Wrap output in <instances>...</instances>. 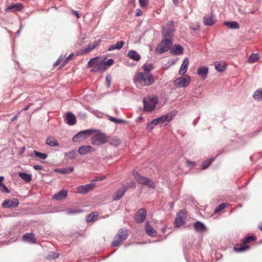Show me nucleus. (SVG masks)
I'll use <instances>...</instances> for the list:
<instances>
[{
    "mask_svg": "<svg viewBox=\"0 0 262 262\" xmlns=\"http://www.w3.org/2000/svg\"><path fill=\"white\" fill-rule=\"evenodd\" d=\"M258 228L262 231V222L258 225Z\"/></svg>",
    "mask_w": 262,
    "mask_h": 262,
    "instance_id": "obj_63",
    "label": "nucleus"
},
{
    "mask_svg": "<svg viewBox=\"0 0 262 262\" xmlns=\"http://www.w3.org/2000/svg\"><path fill=\"white\" fill-rule=\"evenodd\" d=\"M159 118L161 121V126H165L172 119V117L168 114L163 115Z\"/></svg>",
    "mask_w": 262,
    "mask_h": 262,
    "instance_id": "obj_29",
    "label": "nucleus"
},
{
    "mask_svg": "<svg viewBox=\"0 0 262 262\" xmlns=\"http://www.w3.org/2000/svg\"><path fill=\"white\" fill-rule=\"evenodd\" d=\"M94 148L90 145H83L78 148V152L80 155H85L94 151Z\"/></svg>",
    "mask_w": 262,
    "mask_h": 262,
    "instance_id": "obj_18",
    "label": "nucleus"
},
{
    "mask_svg": "<svg viewBox=\"0 0 262 262\" xmlns=\"http://www.w3.org/2000/svg\"><path fill=\"white\" fill-rule=\"evenodd\" d=\"M190 80V76L186 75L185 77L178 78L174 81V83L177 87L185 88L189 84Z\"/></svg>",
    "mask_w": 262,
    "mask_h": 262,
    "instance_id": "obj_11",
    "label": "nucleus"
},
{
    "mask_svg": "<svg viewBox=\"0 0 262 262\" xmlns=\"http://www.w3.org/2000/svg\"><path fill=\"white\" fill-rule=\"evenodd\" d=\"M66 119L67 123L70 125H73L76 124V118L74 114L71 112L67 114Z\"/></svg>",
    "mask_w": 262,
    "mask_h": 262,
    "instance_id": "obj_25",
    "label": "nucleus"
},
{
    "mask_svg": "<svg viewBox=\"0 0 262 262\" xmlns=\"http://www.w3.org/2000/svg\"><path fill=\"white\" fill-rule=\"evenodd\" d=\"M256 240L255 236H248L245 239H243L242 244H238L234 246L233 249L236 252H243L246 251L250 248L249 246L246 245L247 244H250Z\"/></svg>",
    "mask_w": 262,
    "mask_h": 262,
    "instance_id": "obj_4",
    "label": "nucleus"
},
{
    "mask_svg": "<svg viewBox=\"0 0 262 262\" xmlns=\"http://www.w3.org/2000/svg\"><path fill=\"white\" fill-rule=\"evenodd\" d=\"M46 143L50 146H55L58 145V142L54 137L50 136L46 139Z\"/></svg>",
    "mask_w": 262,
    "mask_h": 262,
    "instance_id": "obj_30",
    "label": "nucleus"
},
{
    "mask_svg": "<svg viewBox=\"0 0 262 262\" xmlns=\"http://www.w3.org/2000/svg\"><path fill=\"white\" fill-rule=\"evenodd\" d=\"M253 96L257 101L262 100V89L256 91L253 94Z\"/></svg>",
    "mask_w": 262,
    "mask_h": 262,
    "instance_id": "obj_39",
    "label": "nucleus"
},
{
    "mask_svg": "<svg viewBox=\"0 0 262 262\" xmlns=\"http://www.w3.org/2000/svg\"><path fill=\"white\" fill-rule=\"evenodd\" d=\"M225 25L230 29H238L239 26L238 24L236 21H229L225 22Z\"/></svg>",
    "mask_w": 262,
    "mask_h": 262,
    "instance_id": "obj_38",
    "label": "nucleus"
},
{
    "mask_svg": "<svg viewBox=\"0 0 262 262\" xmlns=\"http://www.w3.org/2000/svg\"><path fill=\"white\" fill-rule=\"evenodd\" d=\"M147 215V212L144 208H141L138 210L135 215V219L136 221L138 223H143Z\"/></svg>",
    "mask_w": 262,
    "mask_h": 262,
    "instance_id": "obj_13",
    "label": "nucleus"
},
{
    "mask_svg": "<svg viewBox=\"0 0 262 262\" xmlns=\"http://www.w3.org/2000/svg\"><path fill=\"white\" fill-rule=\"evenodd\" d=\"M103 63H104L105 66H106L107 68L108 67L111 66L113 64L114 60L113 59H109L106 61H103Z\"/></svg>",
    "mask_w": 262,
    "mask_h": 262,
    "instance_id": "obj_51",
    "label": "nucleus"
},
{
    "mask_svg": "<svg viewBox=\"0 0 262 262\" xmlns=\"http://www.w3.org/2000/svg\"><path fill=\"white\" fill-rule=\"evenodd\" d=\"M186 163L187 164L188 166H194L195 165V163L194 162L191 161L190 160H187Z\"/></svg>",
    "mask_w": 262,
    "mask_h": 262,
    "instance_id": "obj_56",
    "label": "nucleus"
},
{
    "mask_svg": "<svg viewBox=\"0 0 262 262\" xmlns=\"http://www.w3.org/2000/svg\"><path fill=\"white\" fill-rule=\"evenodd\" d=\"M111 145L117 146L120 144V140L117 137L113 138L107 141Z\"/></svg>",
    "mask_w": 262,
    "mask_h": 262,
    "instance_id": "obj_41",
    "label": "nucleus"
},
{
    "mask_svg": "<svg viewBox=\"0 0 262 262\" xmlns=\"http://www.w3.org/2000/svg\"><path fill=\"white\" fill-rule=\"evenodd\" d=\"M18 176L26 182H30L32 180L31 176L26 172H19Z\"/></svg>",
    "mask_w": 262,
    "mask_h": 262,
    "instance_id": "obj_33",
    "label": "nucleus"
},
{
    "mask_svg": "<svg viewBox=\"0 0 262 262\" xmlns=\"http://www.w3.org/2000/svg\"><path fill=\"white\" fill-rule=\"evenodd\" d=\"M132 173L135 179L139 184L146 185L149 188L152 189L156 187V185L152 180L141 176L136 171H133Z\"/></svg>",
    "mask_w": 262,
    "mask_h": 262,
    "instance_id": "obj_3",
    "label": "nucleus"
},
{
    "mask_svg": "<svg viewBox=\"0 0 262 262\" xmlns=\"http://www.w3.org/2000/svg\"><path fill=\"white\" fill-rule=\"evenodd\" d=\"M72 12H73V13L75 14V15H76V16L77 18H79L80 17L81 15L78 11L72 10Z\"/></svg>",
    "mask_w": 262,
    "mask_h": 262,
    "instance_id": "obj_60",
    "label": "nucleus"
},
{
    "mask_svg": "<svg viewBox=\"0 0 262 262\" xmlns=\"http://www.w3.org/2000/svg\"><path fill=\"white\" fill-rule=\"evenodd\" d=\"M128 187H130L133 188V189H135L136 188V184L134 182H131L129 183L128 185H126Z\"/></svg>",
    "mask_w": 262,
    "mask_h": 262,
    "instance_id": "obj_58",
    "label": "nucleus"
},
{
    "mask_svg": "<svg viewBox=\"0 0 262 262\" xmlns=\"http://www.w3.org/2000/svg\"><path fill=\"white\" fill-rule=\"evenodd\" d=\"M117 123H125V121H124L123 120L117 119Z\"/></svg>",
    "mask_w": 262,
    "mask_h": 262,
    "instance_id": "obj_62",
    "label": "nucleus"
},
{
    "mask_svg": "<svg viewBox=\"0 0 262 262\" xmlns=\"http://www.w3.org/2000/svg\"><path fill=\"white\" fill-rule=\"evenodd\" d=\"M95 187V184L94 183H90L85 185L80 186L78 188V191L80 193L85 194L93 190Z\"/></svg>",
    "mask_w": 262,
    "mask_h": 262,
    "instance_id": "obj_16",
    "label": "nucleus"
},
{
    "mask_svg": "<svg viewBox=\"0 0 262 262\" xmlns=\"http://www.w3.org/2000/svg\"><path fill=\"white\" fill-rule=\"evenodd\" d=\"M68 195V190L66 189H62L57 193L53 195V199L58 201L61 200L67 197Z\"/></svg>",
    "mask_w": 262,
    "mask_h": 262,
    "instance_id": "obj_20",
    "label": "nucleus"
},
{
    "mask_svg": "<svg viewBox=\"0 0 262 262\" xmlns=\"http://www.w3.org/2000/svg\"><path fill=\"white\" fill-rule=\"evenodd\" d=\"M76 155V152L75 150H70L65 154V156L67 158V159L70 160L74 159L75 158Z\"/></svg>",
    "mask_w": 262,
    "mask_h": 262,
    "instance_id": "obj_43",
    "label": "nucleus"
},
{
    "mask_svg": "<svg viewBox=\"0 0 262 262\" xmlns=\"http://www.w3.org/2000/svg\"><path fill=\"white\" fill-rule=\"evenodd\" d=\"M134 81L137 85L149 86L155 82V78L151 73L138 72L136 74Z\"/></svg>",
    "mask_w": 262,
    "mask_h": 262,
    "instance_id": "obj_1",
    "label": "nucleus"
},
{
    "mask_svg": "<svg viewBox=\"0 0 262 262\" xmlns=\"http://www.w3.org/2000/svg\"><path fill=\"white\" fill-rule=\"evenodd\" d=\"M127 189L128 186L126 184L122 185L116 192V194L114 197V200H119L121 199L124 195V193L127 191Z\"/></svg>",
    "mask_w": 262,
    "mask_h": 262,
    "instance_id": "obj_19",
    "label": "nucleus"
},
{
    "mask_svg": "<svg viewBox=\"0 0 262 262\" xmlns=\"http://www.w3.org/2000/svg\"><path fill=\"white\" fill-rule=\"evenodd\" d=\"M158 99L156 97L152 96L144 98L143 99L144 111L150 112L155 110Z\"/></svg>",
    "mask_w": 262,
    "mask_h": 262,
    "instance_id": "obj_6",
    "label": "nucleus"
},
{
    "mask_svg": "<svg viewBox=\"0 0 262 262\" xmlns=\"http://www.w3.org/2000/svg\"><path fill=\"white\" fill-rule=\"evenodd\" d=\"M23 8V5L20 3H13L10 5H7L6 10L11 12H16L20 11Z\"/></svg>",
    "mask_w": 262,
    "mask_h": 262,
    "instance_id": "obj_17",
    "label": "nucleus"
},
{
    "mask_svg": "<svg viewBox=\"0 0 262 262\" xmlns=\"http://www.w3.org/2000/svg\"><path fill=\"white\" fill-rule=\"evenodd\" d=\"M23 239L31 244L36 243V239L34 233H26L24 235Z\"/></svg>",
    "mask_w": 262,
    "mask_h": 262,
    "instance_id": "obj_21",
    "label": "nucleus"
},
{
    "mask_svg": "<svg viewBox=\"0 0 262 262\" xmlns=\"http://www.w3.org/2000/svg\"><path fill=\"white\" fill-rule=\"evenodd\" d=\"M34 154L36 157H39L40 159H46L48 157V155L47 154L41 153L36 150L34 151Z\"/></svg>",
    "mask_w": 262,
    "mask_h": 262,
    "instance_id": "obj_46",
    "label": "nucleus"
},
{
    "mask_svg": "<svg viewBox=\"0 0 262 262\" xmlns=\"http://www.w3.org/2000/svg\"><path fill=\"white\" fill-rule=\"evenodd\" d=\"M81 212V210L77 209H69L67 211L68 214H73Z\"/></svg>",
    "mask_w": 262,
    "mask_h": 262,
    "instance_id": "obj_50",
    "label": "nucleus"
},
{
    "mask_svg": "<svg viewBox=\"0 0 262 262\" xmlns=\"http://www.w3.org/2000/svg\"><path fill=\"white\" fill-rule=\"evenodd\" d=\"M98 216V213L97 212H93L90 213L86 217V221L91 222L96 220Z\"/></svg>",
    "mask_w": 262,
    "mask_h": 262,
    "instance_id": "obj_36",
    "label": "nucleus"
},
{
    "mask_svg": "<svg viewBox=\"0 0 262 262\" xmlns=\"http://www.w3.org/2000/svg\"><path fill=\"white\" fill-rule=\"evenodd\" d=\"M106 80L107 86L108 88L110 86V85H111V77L110 76H107L106 77Z\"/></svg>",
    "mask_w": 262,
    "mask_h": 262,
    "instance_id": "obj_54",
    "label": "nucleus"
},
{
    "mask_svg": "<svg viewBox=\"0 0 262 262\" xmlns=\"http://www.w3.org/2000/svg\"><path fill=\"white\" fill-rule=\"evenodd\" d=\"M139 3L141 8H144L148 5V0H139Z\"/></svg>",
    "mask_w": 262,
    "mask_h": 262,
    "instance_id": "obj_49",
    "label": "nucleus"
},
{
    "mask_svg": "<svg viewBox=\"0 0 262 262\" xmlns=\"http://www.w3.org/2000/svg\"><path fill=\"white\" fill-rule=\"evenodd\" d=\"M108 141L107 137L103 134L99 133L94 135L91 138L92 143L99 146Z\"/></svg>",
    "mask_w": 262,
    "mask_h": 262,
    "instance_id": "obj_7",
    "label": "nucleus"
},
{
    "mask_svg": "<svg viewBox=\"0 0 262 262\" xmlns=\"http://www.w3.org/2000/svg\"><path fill=\"white\" fill-rule=\"evenodd\" d=\"M88 67H92L93 69L91 71L93 72H103L107 69V67L105 66L103 61L100 60L97 57L91 59L88 62Z\"/></svg>",
    "mask_w": 262,
    "mask_h": 262,
    "instance_id": "obj_2",
    "label": "nucleus"
},
{
    "mask_svg": "<svg viewBox=\"0 0 262 262\" xmlns=\"http://www.w3.org/2000/svg\"><path fill=\"white\" fill-rule=\"evenodd\" d=\"M109 120L112 121V122H114L115 123H117V119L116 118H115L113 117H109Z\"/></svg>",
    "mask_w": 262,
    "mask_h": 262,
    "instance_id": "obj_61",
    "label": "nucleus"
},
{
    "mask_svg": "<svg viewBox=\"0 0 262 262\" xmlns=\"http://www.w3.org/2000/svg\"><path fill=\"white\" fill-rule=\"evenodd\" d=\"M194 228L196 231L204 232L206 230V227L203 223L201 222L197 221L193 224Z\"/></svg>",
    "mask_w": 262,
    "mask_h": 262,
    "instance_id": "obj_26",
    "label": "nucleus"
},
{
    "mask_svg": "<svg viewBox=\"0 0 262 262\" xmlns=\"http://www.w3.org/2000/svg\"><path fill=\"white\" fill-rule=\"evenodd\" d=\"M187 218V215L183 210H180L177 213L176 218L174 221V225L178 227L183 225Z\"/></svg>",
    "mask_w": 262,
    "mask_h": 262,
    "instance_id": "obj_12",
    "label": "nucleus"
},
{
    "mask_svg": "<svg viewBox=\"0 0 262 262\" xmlns=\"http://www.w3.org/2000/svg\"><path fill=\"white\" fill-rule=\"evenodd\" d=\"M171 46L172 41L169 39H165L158 46L157 50L159 53H163L167 51Z\"/></svg>",
    "mask_w": 262,
    "mask_h": 262,
    "instance_id": "obj_10",
    "label": "nucleus"
},
{
    "mask_svg": "<svg viewBox=\"0 0 262 262\" xmlns=\"http://www.w3.org/2000/svg\"><path fill=\"white\" fill-rule=\"evenodd\" d=\"M213 15L210 14L208 16H205L203 18V23L205 25L212 26L215 23V20L212 18Z\"/></svg>",
    "mask_w": 262,
    "mask_h": 262,
    "instance_id": "obj_28",
    "label": "nucleus"
},
{
    "mask_svg": "<svg viewBox=\"0 0 262 262\" xmlns=\"http://www.w3.org/2000/svg\"><path fill=\"white\" fill-rule=\"evenodd\" d=\"M145 230L146 233L151 236H156L157 233V231L152 227V226L149 224V222H147L146 223Z\"/></svg>",
    "mask_w": 262,
    "mask_h": 262,
    "instance_id": "obj_22",
    "label": "nucleus"
},
{
    "mask_svg": "<svg viewBox=\"0 0 262 262\" xmlns=\"http://www.w3.org/2000/svg\"><path fill=\"white\" fill-rule=\"evenodd\" d=\"M189 65V60L188 58H185L183 63L179 70V74L183 75L187 71Z\"/></svg>",
    "mask_w": 262,
    "mask_h": 262,
    "instance_id": "obj_24",
    "label": "nucleus"
},
{
    "mask_svg": "<svg viewBox=\"0 0 262 262\" xmlns=\"http://www.w3.org/2000/svg\"><path fill=\"white\" fill-rule=\"evenodd\" d=\"M93 130L92 129H86L80 132L79 133L75 135L73 138V141L74 142H81L87 138H88Z\"/></svg>",
    "mask_w": 262,
    "mask_h": 262,
    "instance_id": "obj_8",
    "label": "nucleus"
},
{
    "mask_svg": "<svg viewBox=\"0 0 262 262\" xmlns=\"http://www.w3.org/2000/svg\"><path fill=\"white\" fill-rule=\"evenodd\" d=\"M174 23L172 20L169 21L163 28L162 34L165 38H171L174 32Z\"/></svg>",
    "mask_w": 262,
    "mask_h": 262,
    "instance_id": "obj_9",
    "label": "nucleus"
},
{
    "mask_svg": "<svg viewBox=\"0 0 262 262\" xmlns=\"http://www.w3.org/2000/svg\"><path fill=\"white\" fill-rule=\"evenodd\" d=\"M106 178L105 176H102V177H99L96 178L95 180H93V182L96 181H102L104 180Z\"/></svg>",
    "mask_w": 262,
    "mask_h": 262,
    "instance_id": "obj_57",
    "label": "nucleus"
},
{
    "mask_svg": "<svg viewBox=\"0 0 262 262\" xmlns=\"http://www.w3.org/2000/svg\"><path fill=\"white\" fill-rule=\"evenodd\" d=\"M19 204V201L16 199H7L4 201L2 204L3 208L16 207Z\"/></svg>",
    "mask_w": 262,
    "mask_h": 262,
    "instance_id": "obj_14",
    "label": "nucleus"
},
{
    "mask_svg": "<svg viewBox=\"0 0 262 262\" xmlns=\"http://www.w3.org/2000/svg\"><path fill=\"white\" fill-rule=\"evenodd\" d=\"M227 205L225 203H222L220 205H219L217 207H216V208L214 210L215 213H218L220 211L224 210L226 207Z\"/></svg>",
    "mask_w": 262,
    "mask_h": 262,
    "instance_id": "obj_47",
    "label": "nucleus"
},
{
    "mask_svg": "<svg viewBox=\"0 0 262 262\" xmlns=\"http://www.w3.org/2000/svg\"><path fill=\"white\" fill-rule=\"evenodd\" d=\"M63 60H64V57H63L62 56H60L59 58L58 59V60L55 62V65L58 66L60 64H61L63 63L62 61L63 62Z\"/></svg>",
    "mask_w": 262,
    "mask_h": 262,
    "instance_id": "obj_52",
    "label": "nucleus"
},
{
    "mask_svg": "<svg viewBox=\"0 0 262 262\" xmlns=\"http://www.w3.org/2000/svg\"><path fill=\"white\" fill-rule=\"evenodd\" d=\"M124 42L122 40H120L119 41H118L115 45H111L108 50V51H112L114 50L115 49L120 50L121 49L124 45Z\"/></svg>",
    "mask_w": 262,
    "mask_h": 262,
    "instance_id": "obj_32",
    "label": "nucleus"
},
{
    "mask_svg": "<svg viewBox=\"0 0 262 262\" xmlns=\"http://www.w3.org/2000/svg\"><path fill=\"white\" fill-rule=\"evenodd\" d=\"M33 168L35 170H41L42 169V167L39 165H35L33 166Z\"/></svg>",
    "mask_w": 262,
    "mask_h": 262,
    "instance_id": "obj_59",
    "label": "nucleus"
},
{
    "mask_svg": "<svg viewBox=\"0 0 262 262\" xmlns=\"http://www.w3.org/2000/svg\"><path fill=\"white\" fill-rule=\"evenodd\" d=\"M128 235V231L125 228L120 229L115 235L114 241L112 243L113 247H117L120 245V243L125 240Z\"/></svg>",
    "mask_w": 262,
    "mask_h": 262,
    "instance_id": "obj_5",
    "label": "nucleus"
},
{
    "mask_svg": "<svg viewBox=\"0 0 262 262\" xmlns=\"http://www.w3.org/2000/svg\"><path fill=\"white\" fill-rule=\"evenodd\" d=\"M258 59V55L257 54H252L249 59L248 62L249 63H253L257 61Z\"/></svg>",
    "mask_w": 262,
    "mask_h": 262,
    "instance_id": "obj_45",
    "label": "nucleus"
},
{
    "mask_svg": "<svg viewBox=\"0 0 262 262\" xmlns=\"http://www.w3.org/2000/svg\"><path fill=\"white\" fill-rule=\"evenodd\" d=\"M73 56V53L70 54L65 59H64L63 63L61 64V66L64 67L66 66Z\"/></svg>",
    "mask_w": 262,
    "mask_h": 262,
    "instance_id": "obj_48",
    "label": "nucleus"
},
{
    "mask_svg": "<svg viewBox=\"0 0 262 262\" xmlns=\"http://www.w3.org/2000/svg\"><path fill=\"white\" fill-rule=\"evenodd\" d=\"M59 254L54 252H49L48 255L45 256V258L49 260L54 259L58 257Z\"/></svg>",
    "mask_w": 262,
    "mask_h": 262,
    "instance_id": "obj_42",
    "label": "nucleus"
},
{
    "mask_svg": "<svg viewBox=\"0 0 262 262\" xmlns=\"http://www.w3.org/2000/svg\"><path fill=\"white\" fill-rule=\"evenodd\" d=\"M127 56L130 58L136 61H138L140 59V55L136 51L134 50H129Z\"/></svg>",
    "mask_w": 262,
    "mask_h": 262,
    "instance_id": "obj_31",
    "label": "nucleus"
},
{
    "mask_svg": "<svg viewBox=\"0 0 262 262\" xmlns=\"http://www.w3.org/2000/svg\"><path fill=\"white\" fill-rule=\"evenodd\" d=\"M143 69L144 70V73H150V71L154 69V66L148 62H146L143 66Z\"/></svg>",
    "mask_w": 262,
    "mask_h": 262,
    "instance_id": "obj_37",
    "label": "nucleus"
},
{
    "mask_svg": "<svg viewBox=\"0 0 262 262\" xmlns=\"http://www.w3.org/2000/svg\"><path fill=\"white\" fill-rule=\"evenodd\" d=\"M214 160V158H210V159H208V160H206L205 161H204L203 163H202V169H206L207 167H208L211 164V163L212 162V161Z\"/></svg>",
    "mask_w": 262,
    "mask_h": 262,
    "instance_id": "obj_44",
    "label": "nucleus"
},
{
    "mask_svg": "<svg viewBox=\"0 0 262 262\" xmlns=\"http://www.w3.org/2000/svg\"><path fill=\"white\" fill-rule=\"evenodd\" d=\"M100 40L94 41L92 42H90L87 47H83L81 48L80 52L81 54H84L88 53L99 46Z\"/></svg>",
    "mask_w": 262,
    "mask_h": 262,
    "instance_id": "obj_15",
    "label": "nucleus"
},
{
    "mask_svg": "<svg viewBox=\"0 0 262 262\" xmlns=\"http://www.w3.org/2000/svg\"><path fill=\"white\" fill-rule=\"evenodd\" d=\"M154 123H152V121L147 125L146 128L148 131H151L153 129V125Z\"/></svg>",
    "mask_w": 262,
    "mask_h": 262,
    "instance_id": "obj_55",
    "label": "nucleus"
},
{
    "mask_svg": "<svg viewBox=\"0 0 262 262\" xmlns=\"http://www.w3.org/2000/svg\"><path fill=\"white\" fill-rule=\"evenodd\" d=\"M172 1L174 3V4L176 5L178 4V3L179 2V0H172Z\"/></svg>",
    "mask_w": 262,
    "mask_h": 262,
    "instance_id": "obj_64",
    "label": "nucleus"
},
{
    "mask_svg": "<svg viewBox=\"0 0 262 262\" xmlns=\"http://www.w3.org/2000/svg\"><path fill=\"white\" fill-rule=\"evenodd\" d=\"M74 170V168L72 167H69L67 168H64L62 169H59L56 171L59 172L61 174H68L72 172Z\"/></svg>",
    "mask_w": 262,
    "mask_h": 262,
    "instance_id": "obj_40",
    "label": "nucleus"
},
{
    "mask_svg": "<svg viewBox=\"0 0 262 262\" xmlns=\"http://www.w3.org/2000/svg\"><path fill=\"white\" fill-rule=\"evenodd\" d=\"M4 180V177L3 176H0V190L2 192H5L8 193H9V190L8 188L6 186V185L3 183V181Z\"/></svg>",
    "mask_w": 262,
    "mask_h": 262,
    "instance_id": "obj_35",
    "label": "nucleus"
},
{
    "mask_svg": "<svg viewBox=\"0 0 262 262\" xmlns=\"http://www.w3.org/2000/svg\"><path fill=\"white\" fill-rule=\"evenodd\" d=\"M215 68L218 72H223L224 71L226 68L225 66V64L224 62H215L214 63Z\"/></svg>",
    "mask_w": 262,
    "mask_h": 262,
    "instance_id": "obj_34",
    "label": "nucleus"
},
{
    "mask_svg": "<svg viewBox=\"0 0 262 262\" xmlns=\"http://www.w3.org/2000/svg\"><path fill=\"white\" fill-rule=\"evenodd\" d=\"M152 123H154V125H158L160 124V126H161V121L160 120L159 118L153 120L152 121Z\"/></svg>",
    "mask_w": 262,
    "mask_h": 262,
    "instance_id": "obj_53",
    "label": "nucleus"
},
{
    "mask_svg": "<svg viewBox=\"0 0 262 262\" xmlns=\"http://www.w3.org/2000/svg\"><path fill=\"white\" fill-rule=\"evenodd\" d=\"M208 73V68L203 67L198 69L197 74L202 77L204 79H205Z\"/></svg>",
    "mask_w": 262,
    "mask_h": 262,
    "instance_id": "obj_27",
    "label": "nucleus"
},
{
    "mask_svg": "<svg viewBox=\"0 0 262 262\" xmlns=\"http://www.w3.org/2000/svg\"><path fill=\"white\" fill-rule=\"evenodd\" d=\"M170 52L172 54L180 55L183 52V48L179 45H174L171 48Z\"/></svg>",
    "mask_w": 262,
    "mask_h": 262,
    "instance_id": "obj_23",
    "label": "nucleus"
}]
</instances>
